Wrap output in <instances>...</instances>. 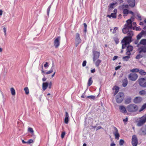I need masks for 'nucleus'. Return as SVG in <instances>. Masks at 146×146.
I'll return each instance as SVG.
<instances>
[{
	"mask_svg": "<svg viewBox=\"0 0 146 146\" xmlns=\"http://www.w3.org/2000/svg\"><path fill=\"white\" fill-rule=\"evenodd\" d=\"M129 13V11L127 9H124L123 11V13L124 14H128Z\"/></svg>",
	"mask_w": 146,
	"mask_h": 146,
	"instance_id": "nucleus-35",
	"label": "nucleus"
},
{
	"mask_svg": "<svg viewBox=\"0 0 146 146\" xmlns=\"http://www.w3.org/2000/svg\"><path fill=\"white\" fill-rule=\"evenodd\" d=\"M93 52L94 54L93 60L94 62L96 60L99 58L100 56V53L99 52L96 51H93Z\"/></svg>",
	"mask_w": 146,
	"mask_h": 146,
	"instance_id": "nucleus-10",
	"label": "nucleus"
},
{
	"mask_svg": "<svg viewBox=\"0 0 146 146\" xmlns=\"http://www.w3.org/2000/svg\"><path fill=\"white\" fill-rule=\"evenodd\" d=\"M130 58V57L129 56H126L123 57L122 58V59L124 61H127Z\"/></svg>",
	"mask_w": 146,
	"mask_h": 146,
	"instance_id": "nucleus-32",
	"label": "nucleus"
},
{
	"mask_svg": "<svg viewBox=\"0 0 146 146\" xmlns=\"http://www.w3.org/2000/svg\"><path fill=\"white\" fill-rule=\"evenodd\" d=\"M115 144L114 142H113L111 144L110 146H115Z\"/></svg>",
	"mask_w": 146,
	"mask_h": 146,
	"instance_id": "nucleus-64",
	"label": "nucleus"
},
{
	"mask_svg": "<svg viewBox=\"0 0 146 146\" xmlns=\"http://www.w3.org/2000/svg\"><path fill=\"white\" fill-rule=\"evenodd\" d=\"M91 72L92 73H94L96 72V70L95 68H94L92 70H91Z\"/></svg>",
	"mask_w": 146,
	"mask_h": 146,
	"instance_id": "nucleus-59",
	"label": "nucleus"
},
{
	"mask_svg": "<svg viewBox=\"0 0 146 146\" xmlns=\"http://www.w3.org/2000/svg\"><path fill=\"white\" fill-rule=\"evenodd\" d=\"M65 132L63 131L62 132L61 134V137L62 139H63L64 138L65 135Z\"/></svg>",
	"mask_w": 146,
	"mask_h": 146,
	"instance_id": "nucleus-47",
	"label": "nucleus"
},
{
	"mask_svg": "<svg viewBox=\"0 0 146 146\" xmlns=\"http://www.w3.org/2000/svg\"><path fill=\"white\" fill-rule=\"evenodd\" d=\"M76 42H78V43L81 42V40L80 37V35L79 33H77L76 34V37L75 38Z\"/></svg>",
	"mask_w": 146,
	"mask_h": 146,
	"instance_id": "nucleus-18",
	"label": "nucleus"
},
{
	"mask_svg": "<svg viewBox=\"0 0 146 146\" xmlns=\"http://www.w3.org/2000/svg\"><path fill=\"white\" fill-rule=\"evenodd\" d=\"M24 90L26 94H29V90L28 87H25L24 88Z\"/></svg>",
	"mask_w": 146,
	"mask_h": 146,
	"instance_id": "nucleus-40",
	"label": "nucleus"
},
{
	"mask_svg": "<svg viewBox=\"0 0 146 146\" xmlns=\"http://www.w3.org/2000/svg\"><path fill=\"white\" fill-rule=\"evenodd\" d=\"M143 35L142 33H141H141H139L137 36V40L140 39L142 37V35Z\"/></svg>",
	"mask_w": 146,
	"mask_h": 146,
	"instance_id": "nucleus-31",
	"label": "nucleus"
},
{
	"mask_svg": "<svg viewBox=\"0 0 146 146\" xmlns=\"http://www.w3.org/2000/svg\"><path fill=\"white\" fill-rule=\"evenodd\" d=\"M117 29H118V28H117V27H115L113 29V31L112 32V33L113 34L115 33H116V30H117Z\"/></svg>",
	"mask_w": 146,
	"mask_h": 146,
	"instance_id": "nucleus-48",
	"label": "nucleus"
},
{
	"mask_svg": "<svg viewBox=\"0 0 146 146\" xmlns=\"http://www.w3.org/2000/svg\"><path fill=\"white\" fill-rule=\"evenodd\" d=\"M54 67V64L53 62H52V66L51 69L49 71L45 72L46 74H50L52 73L53 72V69Z\"/></svg>",
	"mask_w": 146,
	"mask_h": 146,
	"instance_id": "nucleus-26",
	"label": "nucleus"
},
{
	"mask_svg": "<svg viewBox=\"0 0 146 146\" xmlns=\"http://www.w3.org/2000/svg\"><path fill=\"white\" fill-rule=\"evenodd\" d=\"M86 98H88L92 99L94 100L95 99V96H89L86 97Z\"/></svg>",
	"mask_w": 146,
	"mask_h": 146,
	"instance_id": "nucleus-41",
	"label": "nucleus"
},
{
	"mask_svg": "<svg viewBox=\"0 0 146 146\" xmlns=\"http://www.w3.org/2000/svg\"><path fill=\"white\" fill-rule=\"evenodd\" d=\"M28 131L33 134L34 133V131L33 129L31 127H29L28 128Z\"/></svg>",
	"mask_w": 146,
	"mask_h": 146,
	"instance_id": "nucleus-39",
	"label": "nucleus"
},
{
	"mask_svg": "<svg viewBox=\"0 0 146 146\" xmlns=\"http://www.w3.org/2000/svg\"><path fill=\"white\" fill-rule=\"evenodd\" d=\"M131 144L133 146H137L138 143V139L135 135L132 136L131 139Z\"/></svg>",
	"mask_w": 146,
	"mask_h": 146,
	"instance_id": "nucleus-7",
	"label": "nucleus"
},
{
	"mask_svg": "<svg viewBox=\"0 0 146 146\" xmlns=\"http://www.w3.org/2000/svg\"><path fill=\"white\" fill-rule=\"evenodd\" d=\"M119 109L120 111L123 113H125L127 112L125 108L123 106H120Z\"/></svg>",
	"mask_w": 146,
	"mask_h": 146,
	"instance_id": "nucleus-17",
	"label": "nucleus"
},
{
	"mask_svg": "<svg viewBox=\"0 0 146 146\" xmlns=\"http://www.w3.org/2000/svg\"><path fill=\"white\" fill-rule=\"evenodd\" d=\"M117 3L116 2L115 3H111L108 6V10L109 11H111V10L114 8V5Z\"/></svg>",
	"mask_w": 146,
	"mask_h": 146,
	"instance_id": "nucleus-21",
	"label": "nucleus"
},
{
	"mask_svg": "<svg viewBox=\"0 0 146 146\" xmlns=\"http://www.w3.org/2000/svg\"><path fill=\"white\" fill-rule=\"evenodd\" d=\"M133 21L131 20V19H129L127 20L126 22L127 23L125 24V25H127L131 29H132L133 27L132 22Z\"/></svg>",
	"mask_w": 146,
	"mask_h": 146,
	"instance_id": "nucleus-14",
	"label": "nucleus"
},
{
	"mask_svg": "<svg viewBox=\"0 0 146 146\" xmlns=\"http://www.w3.org/2000/svg\"><path fill=\"white\" fill-rule=\"evenodd\" d=\"M139 85L143 87H146V79L144 78L139 79Z\"/></svg>",
	"mask_w": 146,
	"mask_h": 146,
	"instance_id": "nucleus-6",
	"label": "nucleus"
},
{
	"mask_svg": "<svg viewBox=\"0 0 146 146\" xmlns=\"http://www.w3.org/2000/svg\"><path fill=\"white\" fill-rule=\"evenodd\" d=\"M127 3L129 4V5L132 8L133 7L135 4V0H127Z\"/></svg>",
	"mask_w": 146,
	"mask_h": 146,
	"instance_id": "nucleus-13",
	"label": "nucleus"
},
{
	"mask_svg": "<svg viewBox=\"0 0 146 146\" xmlns=\"http://www.w3.org/2000/svg\"><path fill=\"white\" fill-rule=\"evenodd\" d=\"M142 107L144 109H145L146 108V103H145L143 105Z\"/></svg>",
	"mask_w": 146,
	"mask_h": 146,
	"instance_id": "nucleus-62",
	"label": "nucleus"
},
{
	"mask_svg": "<svg viewBox=\"0 0 146 146\" xmlns=\"http://www.w3.org/2000/svg\"><path fill=\"white\" fill-rule=\"evenodd\" d=\"M123 121L125 123V122H127L128 121V118L127 117H126L125 119H123Z\"/></svg>",
	"mask_w": 146,
	"mask_h": 146,
	"instance_id": "nucleus-57",
	"label": "nucleus"
},
{
	"mask_svg": "<svg viewBox=\"0 0 146 146\" xmlns=\"http://www.w3.org/2000/svg\"><path fill=\"white\" fill-rule=\"evenodd\" d=\"M124 98V95L123 92H119L116 95L115 99L116 102L118 104L123 101Z\"/></svg>",
	"mask_w": 146,
	"mask_h": 146,
	"instance_id": "nucleus-3",
	"label": "nucleus"
},
{
	"mask_svg": "<svg viewBox=\"0 0 146 146\" xmlns=\"http://www.w3.org/2000/svg\"><path fill=\"white\" fill-rule=\"evenodd\" d=\"M60 39L61 37L60 36H58L55 39L54 41V44L56 48H58L59 46Z\"/></svg>",
	"mask_w": 146,
	"mask_h": 146,
	"instance_id": "nucleus-5",
	"label": "nucleus"
},
{
	"mask_svg": "<svg viewBox=\"0 0 146 146\" xmlns=\"http://www.w3.org/2000/svg\"><path fill=\"white\" fill-rule=\"evenodd\" d=\"M48 87L49 89H50L51 88L52 86V82H50L49 83H48Z\"/></svg>",
	"mask_w": 146,
	"mask_h": 146,
	"instance_id": "nucleus-52",
	"label": "nucleus"
},
{
	"mask_svg": "<svg viewBox=\"0 0 146 146\" xmlns=\"http://www.w3.org/2000/svg\"><path fill=\"white\" fill-rule=\"evenodd\" d=\"M142 57H143V56L142 55L140 54H138L136 56L135 58L137 59H139Z\"/></svg>",
	"mask_w": 146,
	"mask_h": 146,
	"instance_id": "nucleus-43",
	"label": "nucleus"
},
{
	"mask_svg": "<svg viewBox=\"0 0 146 146\" xmlns=\"http://www.w3.org/2000/svg\"><path fill=\"white\" fill-rule=\"evenodd\" d=\"M139 44H142L144 46L146 45V39H142L140 42L139 44H138L137 46H138Z\"/></svg>",
	"mask_w": 146,
	"mask_h": 146,
	"instance_id": "nucleus-24",
	"label": "nucleus"
},
{
	"mask_svg": "<svg viewBox=\"0 0 146 146\" xmlns=\"http://www.w3.org/2000/svg\"><path fill=\"white\" fill-rule=\"evenodd\" d=\"M118 58V56H114V57L112 59V60L113 61H114L116 60L117 58Z\"/></svg>",
	"mask_w": 146,
	"mask_h": 146,
	"instance_id": "nucleus-56",
	"label": "nucleus"
},
{
	"mask_svg": "<svg viewBox=\"0 0 146 146\" xmlns=\"http://www.w3.org/2000/svg\"><path fill=\"white\" fill-rule=\"evenodd\" d=\"M135 30L136 31H141V29L140 27H136L135 28Z\"/></svg>",
	"mask_w": 146,
	"mask_h": 146,
	"instance_id": "nucleus-54",
	"label": "nucleus"
},
{
	"mask_svg": "<svg viewBox=\"0 0 146 146\" xmlns=\"http://www.w3.org/2000/svg\"><path fill=\"white\" fill-rule=\"evenodd\" d=\"M83 25L84 27V32L86 33L87 32V25L85 23H84Z\"/></svg>",
	"mask_w": 146,
	"mask_h": 146,
	"instance_id": "nucleus-38",
	"label": "nucleus"
},
{
	"mask_svg": "<svg viewBox=\"0 0 146 146\" xmlns=\"http://www.w3.org/2000/svg\"><path fill=\"white\" fill-rule=\"evenodd\" d=\"M127 47L126 48V50L128 51V52L129 51L130 52L132 51L133 49V46L131 45H129L128 46H126V47Z\"/></svg>",
	"mask_w": 146,
	"mask_h": 146,
	"instance_id": "nucleus-25",
	"label": "nucleus"
},
{
	"mask_svg": "<svg viewBox=\"0 0 146 146\" xmlns=\"http://www.w3.org/2000/svg\"><path fill=\"white\" fill-rule=\"evenodd\" d=\"M141 33H142L143 35H146V31L144 30H142L141 31Z\"/></svg>",
	"mask_w": 146,
	"mask_h": 146,
	"instance_id": "nucleus-60",
	"label": "nucleus"
},
{
	"mask_svg": "<svg viewBox=\"0 0 146 146\" xmlns=\"http://www.w3.org/2000/svg\"><path fill=\"white\" fill-rule=\"evenodd\" d=\"M131 98L129 97L127 98L125 100V103L126 104H128L131 102Z\"/></svg>",
	"mask_w": 146,
	"mask_h": 146,
	"instance_id": "nucleus-28",
	"label": "nucleus"
},
{
	"mask_svg": "<svg viewBox=\"0 0 146 146\" xmlns=\"http://www.w3.org/2000/svg\"><path fill=\"white\" fill-rule=\"evenodd\" d=\"M127 36H125L122 40L121 43H123L122 49H125L127 45H129L132 42V39L133 35V32L132 31H130L127 33Z\"/></svg>",
	"mask_w": 146,
	"mask_h": 146,
	"instance_id": "nucleus-1",
	"label": "nucleus"
},
{
	"mask_svg": "<svg viewBox=\"0 0 146 146\" xmlns=\"http://www.w3.org/2000/svg\"><path fill=\"white\" fill-rule=\"evenodd\" d=\"M139 53H141V52H146V46H142L138 49Z\"/></svg>",
	"mask_w": 146,
	"mask_h": 146,
	"instance_id": "nucleus-15",
	"label": "nucleus"
},
{
	"mask_svg": "<svg viewBox=\"0 0 146 146\" xmlns=\"http://www.w3.org/2000/svg\"><path fill=\"white\" fill-rule=\"evenodd\" d=\"M139 133L140 134L144 135H146V124L143 125L140 129Z\"/></svg>",
	"mask_w": 146,
	"mask_h": 146,
	"instance_id": "nucleus-9",
	"label": "nucleus"
},
{
	"mask_svg": "<svg viewBox=\"0 0 146 146\" xmlns=\"http://www.w3.org/2000/svg\"><path fill=\"white\" fill-rule=\"evenodd\" d=\"M146 122V114L141 117L137 121V125L140 127L143 125Z\"/></svg>",
	"mask_w": 146,
	"mask_h": 146,
	"instance_id": "nucleus-4",
	"label": "nucleus"
},
{
	"mask_svg": "<svg viewBox=\"0 0 146 146\" xmlns=\"http://www.w3.org/2000/svg\"><path fill=\"white\" fill-rule=\"evenodd\" d=\"M120 67H121V66H118L116 67L115 68V70H117L118 69H119Z\"/></svg>",
	"mask_w": 146,
	"mask_h": 146,
	"instance_id": "nucleus-58",
	"label": "nucleus"
},
{
	"mask_svg": "<svg viewBox=\"0 0 146 146\" xmlns=\"http://www.w3.org/2000/svg\"><path fill=\"white\" fill-rule=\"evenodd\" d=\"M49 66L48 65V63L47 62H46L45 64L44 65V67L45 68H47Z\"/></svg>",
	"mask_w": 146,
	"mask_h": 146,
	"instance_id": "nucleus-55",
	"label": "nucleus"
},
{
	"mask_svg": "<svg viewBox=\"0 0 146 146\" xmlns=\"http://www.w3.org/2000/svg\"><path fill=\"white\" fill-rule=\"evenodd\" d=\"M33 140L32 139H30L29 140L27 141V143L29 144H30L31 143L33 142Z\"/></svg>",
	"mask_w": 146,
	"mask_h": 146,
	"instance_id": "nucleus-49",
	"label": "nucleus"
},
{
	"mask_svg": "<svg viewBox=\"0 0 146 146\" xmlns=\"http://www.w3.org/2000/svg\"><path fill=\"white\" fill-rule=\"evenodd\" d=\"M113 40L115 42L116 44H117L119 43V38L117 37H114L113 38Z\"/></svg>",
	"mask_w": 146,
	"mask_h": 146,
	"instance_id": "nucleus-33",
	"label": "nucleus"
},
{
	"mask_svg": "<svg viewBox=\"0 0 146 146\" xmlns=\"http://www.w3.org/2000/svg\"><path fill=\"white\" fill-rule=\"evenodd\" d=\"M51 7V5H50L48 8L47 10V15L48 16H49V12Z\"/></svg>",
	"mask_w": 146,
	"mask_h": 146,
	"instance_id": "nucleus-45",
	"label": "nucleus"
},
{
	"mask_svg": "<svg viewBox=\"0 0 146 146\" xmlns=\"http://www.w3.org/2000/svg\"><path fill=\"white\" fill-rule=\"evenodd\" d=\"M126 51H127V52H126V55H127V56H130V55L131 54V53L129 51L128 52V51H127V50H126Z\"/></svg>",
	"mask_w": 146,
	"mask_h": 146,
	"instance_id": "nucleus-53",
	"label": "nucleus"
},
{
	"mask_svg": "<svg viewBox=\"0 0 146 146\" xmlns=\"http://www.w3.org/2000/svg\"><path fill=\"white\" fill-rule=\"evenodd\" d=\"M132 29H131V28H129L128 27L127 25H124V26L123 28L122 29V31L123 33L124 34H126L127 33V32L129 31V30Z\"/></svg>",
	"mask_w": 146,
	"mask_h": 146,
	"instance_id": "nucleus-11",
	"label": "nucleus"
},
{
	"mask_svg": "<svg viewBox=\"0 0 146 146\" xmlns=\"http://www.w3.org/2000/svg\"><path fill=\"white\" fill-rule=\"evenodd\" d=\"M48 86V83L47 82H43L42 84V89L43 91L45 90Z\"/></svg>",
	"mask_w": 146,
	"mask_h": 146,
	"instance_id": "nucleus-23",
	"label": "nucleus"
},
{
	"mask_svg": "<svg viewBox=\"0 0 146 146\" xmlns=\"http://www.w3.org/2000/svg\"><path fill=\"white\" fill-rule=\"evenodd\" d=\"M69 118V116L68 113L67 112H66L65 117L64 119V123L66 124H67L68 123Z\"/></svg>",
	"mask_w": 146,
	"mask_h": 146,
	"instance_id": "nucleus-19",
	"label": "nucleus"
},
{
	"mask_svg": "<svg viewBox=\"0 0 146 146\" xmlns=\"http://www.w3.org/2000/svg\"><path fill=\"white\" fill-rule=\"evenodd\" d=\"M138 106L134 104H131L128 105L126 107L127 110L130 112H134L138 110Z\"/></svg>",
	"mask_w": 146,
	"mask_h": 146,
	"instance_id": "nucleus-2",
	"label": "nucleus"
},
{
	"mask_svg": "<svg viewBox=\"0 0 146 146\" xmlns=\"http://www.w3.org/2000/svg\"><path fill=\"white\" fill-rule=\"evenodd\" d=\"M139 72L141 75H145L146 74V72L142 69L139 70Z\"/></svg>",
	"mask_w": 146,
	"mask_h": 146,
	"instance_id": "nucleus-30",
	"label": "nucleus"
},
{
	"mask_svg": "<svg viewBox=\"0 0 146 146\" xmlns=\"http://www.w3.org/2000/svg\"><path fill=\"white\" fill-rule=\"evenodd\" d=\"M101 62V60L100 59H98L95 62V65L96 67H98Z\"/></svg>",
	"mask_w": 146,
	"mask_h": 146,
	"instance_id": "nucleus-27",
	"label": "nucleus"
},
{
	"mask_svg": "<svg viewBox=\"0 0 146 146\" xmlns=\"http://www.w3.org/2000/svg\"><path fill=\"white\" fill-rule=\"evenodd\" d=\"M139 70L138 68H134L131 70L130 71L134 72H139Z\"/></svg>",
	"mask_w": 146,
	"mask_h": 146,
	"instance_id": "nucleus-36",
	"label": "nucleus"
},
{
	"mask_svg": "<svg viewBox=\"0 0 146 146\" xmlns=\"http://www.w3.org/2000/svg\"><path fill=\"white\" fill-rule=\"evenodd\" d=\"M122 8L123 9L125 7L127 8H129V5H123L122 6Z\"/></svg>",
	"mask_w": 146,
	"mask_h": 146,
	"instance_id": "nucleus-50",
	"label": "nucleus"
},
{
	"mask_svg": "<svg viewBox=\"0 0 146 146\" xmlns=\"http://www.w3.org/2000/svg\"><path fill=\"white\" fill-rule=\"evenodd\" d=\"M122 82V86L123 87H126L128 84V81L127 79L126 78H124Z\"/></svg>",
	"mask_w": 146,
	"mask_h": 146,
	"instance_id": "nucleus-22",
	"label": "nucleus"
},
{
	"mask_svg": "<svg viewBox=\"0 0 146 146\" xmlns=\"http://www.w3.org/2000/svg\"><path fill=\"white\" fill-rule=\"evenodd\" d=\"M11 92L12 95L14 96L15 95V90L13 88H11Z\"/></svg>",
	"mask_w": 146,
	"mask_h": 146,
	"instance_id": "nucleus-34",
	"label": "nucleus"
},
{
	"mask_svg": "<svg viewBox=\"0 0 146 146\" xmlns=\"http://www.w3.org/2000/svg\"><path fill=\"white\" fill-rule=\"evenodd\" d=\"M137 18H136V19L137 20H139L140 21H141L142 20L141 16L139 14H137Z\"/></svg>",
	"mask_w": 146,
	"mask_h": 146,
	"instance_id": "nucleus-42",
	"label": "nucleus"
},
{
	"mask_svg": "<svg viewBox=\"0 0 146 146\" xmlns=\"http://www.w3.org/2000/svg\"><path fill=\"white\" fill-rule=\"evenodd\" d=\"M3 31L4 32V33L5 34V35L6 34V29L5 27H4L3 28Z\"/></svg>",
	"mask_w": 146,
	"mask_h": 146,
	"instance_id": "nucleus-61",
	"label": "nucleus"
},
{
	"mask_svg": "<svg viewBox=\"0 0 146 146\" xmlns=\"http://www.w3.org/2000/svg\"><path fill=\"white\" fill-rule=\"evenodd\" d=\"M111 16L113 18H116V14L114 13H112L111 14Z\"/></svg>",
	"mask_w": 146,
	"mask_h": 146,
	"instance_id": "nucleus-44",
	"label": "nucleus"
},
{
	"mask_svg": "<svg viewBox=\"0 0 146 146\" xmlns=\"http://www.w3.org/2000/svg\"><path fill=\"white\" fill-rule=\"evenodd\" d=\"M92 82H93V81L92 80V77H91L89 78V79L88 80V86H91L92 85Z\"/></svg>",
	"mask_w": 146,
	"mask_h": 146,
	"instance_id": "nucleus-29",
	"label": "nucleus"
},
{
	"mask_svg": "<svg viewBox=\"0 0 146 146\" xmlns=\"http://www.w3.org/2000/svg\"><path fill=\"white\" fill-rule=\"evenodd\" d=\"M142 101V98L140 97H135L133 100V102L135 104H138L140 103Z\"/></svg>",
	"mask_w": 146,
	"mask_h": 146,
	"instance_id": "nucleus-12",
	"label": "nucleus"
},
{
	"mask_svg": "<svg viewBox=\"0 0 146 146\" xmlns=\"http://www.w3.org/2000/svg\"><path fill=\"white\" fill-rule=\"evenodd\" d=\"M112 89L113 90H115V91L114 93L113 94V95L115 96L118 92L119 88L118 86H114Z\"/></svg>",
	"mask_w": 146,
	"mask_h": 146,
	"instance_id": "nucleus-20",
	"label": "nucleus"
},
{
	"mask_svg": "<svg viewBox=\"0 0 146 146\" xmlns=\"http://www.w3.org/2000/svg\"><path fill=\"white\" fill-rule=\"evenodd\" d=\"M114 128L115 130V132H113V134L115 136V139H118L119 137V134L118 132V130L115 127H114Z\"/></svg>",
	"mask_w": 146,
	"mask_h": 146,
	"instance_id": "nucleus-16",
	"label": "nucleus"
},
{
	"mask_svg": "<svg viewBox=\"0 0 146 146\" xmlns=\"http://www.w3.org/2000/svg\"><path fill=\"white\" fill-rule=\"evenodd\" d=\"M145 91L144 90L141 91L139 92V94L141 95H144L145 94Z\"/></svg>",
	"mask_w": 146,
	"mask_h": 146,
	"instance_id": "nucleus-46",
	"label": "nucleus"
},
{
	"mask_svg": "<svg viewBox=\"0 0 146 146\" xmlns=\"http://www.w3.org/2000/svg\"><path fill=\"white\" fill-rule=\"evenodd\" d=\"M129 13H130L133 16H134V13L133 11H129Z\"/></svg>",
	"mask_w": 146,
	"mask_h": 146,
	"instance_id": "nucleus-63",
	"label": "nucleus"
},
{
	"mask_svg": "<svg viewBox=\"0 0 146 146\" xmlns=\"http://www.w3.org/2000/svg\"><path fill=\"white\" fill-rule=\"evenodd\" d=\"M86 62H87L86 60H84L83 61L82 64V65L83 67H84L86 66Z\"/></svg>",
	"mask_w": 146,
	"mask_h": 146,
	"instance_id": "nucleus-51",
	"label": "nucleus"
},
{
	"mask_svg": "<svg viewBox=\"0 0 146 146\" xmlns=\"http://www.w3.org/2000/svg\"><path fill=\"white\" fill-rule=\"evenodd\" d=\"M137 77V75L135 73H130L129 75V78L132 81H135Z\"/></svg>",
	"mask_w": 146,
	"mask_h": 146,
	"instance_id": "nucleus-8",
	"label": "nucleus"
},
{
	"mask_svg": "<svg viewBox=\"0 0 146 146\" xmlns=\"http://www.w3.org/2000/svg\"><path fill=\"white\" fill-rule=\"evenodd\" d=\"M125 141L124 140L122 139H121L119 140V144L120 146H121L123 145Z\"/></svg>",
	"mask_w": 146,
	"mask_h": 146,
	"instance_id": "nucleus-37",
	"label": "nucleus"
}]
</instances>
